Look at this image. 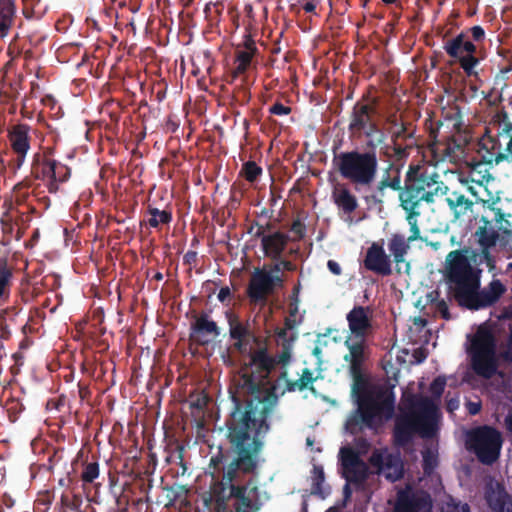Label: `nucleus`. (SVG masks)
<instances>
[{"mask_svg": "<svg viewBox=\"0 0 512 512\" xmlns=\"http://www.w3.org/2000/svg\"><path fill=\"white\" fill-rule=\"evenodd\" d=\"M82 503L83 499L80 494L65 492L61 495L58 512H85L81 510Z\"/></svg>", "mask_w": 512, "mask_h": 512, "instance_id": "obj_31", "label": "nucleus"}, {"mask_svg": "<svg viewBox=\"0 0 512 512\" xmlns=\"http://www.w3.org/2000/svg\"><path fill=\"white\" fill-rule=\"evenodd\" d=\"M266 229H270V224H267L266 227L258 225L255 237L261 238L262 250L266 257L272 260H279L290 238L287 234L280 231L266 235Z\"/></svg>", "mask_w": 512, "mask_h": 512, "instance_id": "obj_19", "label": "nucleus"}, {"mask_svg": "<svg viewBox=\"0 0 512 512\" xmlns=\"http://www.w3.org/2000/svg\"><path fill=\"white\" fill-rule=\"evenodd\" d=\"M332 200L340 213L350 216L358 208L357 197L345 184H338L332 190Z\"/></svg>", "mask_w": 512, "mask_h": 512, "instance_id": "obj_26", "label": "nucleus"}, {"mask_svg": "<svg viewBox=\"0 0 512 512\" xmlns=\"http://www.w3.org/2000/svg\"><path fill=\"white\" fill-rule=\"evenodd\" d=\"M477 152L485 164L512 163V121L506 113L496 125L486 128L478 142Z\"/></svg>", "mask_w": 512, "mask_h": 512, "instance_id": "obj_7", "label": "nucleus"}, {"mask_svg": "<svg viewBox=\"0 0 512 512\" xmlns=\"http://www.w3.org/2000/svg\"><path fill=\"white\" fill-rule=\"evenodd\" d=\"M415 407L417 414L401 416L396 420L393 437L399 447L409 444L416 432L422 437H433L437 431V407L429 398H421Z\"/></svg>", "mask_w": 512, "mask_h": 512, "instance_id": "obj_6", "label": "nucleus"}, {"mask_svg": "<svg viewBox=\"0 0 512 512\" xmlns=\"http://www.w3.org/2000/svg\"><path fill=\"white\" fill-rule=\"evenodd\" d=\"M443 512H470V507L467 503H455L453 501L447 504Z\"/></svg>", "mask_w": 512, "mask_h": 512, "instance_id": "obj_42", "label": "nucleus"}, {"mask_svg": "<svg viewBox=\"0 0 512 512\" xmlns=\"http://www.w3.org/2000/svg\"><path fill=\"white\" fill-rule=\"evenodd\" d=\"M275 262L270 264V265H264L263 268H260V270H265L266 272H269V273H272V274H277V275H282V266L280 264V259L279 260H274Z\"/></svg>", "mask_w": 512, "mask_h": 512, "instance_id": "obj_49", "label": "nucleus"}, {"mask_svg": "<svg viewBox=\"0 0 512 512\" xmlns=\"http://www.w3.org/2000/svg\"><path fill=\"white\" fill-rule=\"evenodd\" d=\"M485 499L493 512H512V497L498 482L486 486Z\"/></svg>", "mask_w": 512, "mask_h": 512, "instance_id": "obj_21", "label": "nucleus"}, {"mask_svg": "<svg viewBox=\"0 0 512 512\" xmlns=\"http://www.w3.org/2000/svg\"><path fill=\"white\" fill-rule=\"evenodd\" d=\"M241 174L248 182H255L262 174V168L254 161H247L242 165Z\"/></svg>", "mask_w": 512, "mask_h": 512, "instance_id": "obj_35", "label": "nucleus"}, {"mask_svg": "<svg viewBox=\"0 0 512 512\" xmlns=\"http://www.w3.org/2000/svg\"><path fill=\"white\" fill-rule=\"evenodd\" d=\"M14 5L12 0H0V35L4 36L12 24Z\"/></svg>", "mask_w": 512, "mask_h": 512, "instance_id": "obj_32", "label": "nucleus"}, {"mask_svg": "<svg viewBox=\"0 0 512 512\" xmlns=\"http://www.w3.org/2000/svg\"><path fill=\"white\" fill-rule=\"evenodd\" d=\"M505 426H506V429L512 433V414L511 415H508L506 418H505Z\"/></svg>", "mask_w": 512, "mask_h": 512, "instance_id": "obj_63", "label": "nucleus"}, {"mask_svg": "<svg viewBox=\"0 0 512 512\" xmlns=\"http://www.w3.org/2000/svg\"><path fill=\"white\" fill-rule=\"evenodd\" d=\"M471 367L478 376L485 379H490L496 374L498 364L495 357L494 342L490 335L474 341Z\"/></svg>", "mask_w": 512, "mask_h": 512, "instance_id": "obj_13", "label": "nucleus"}, {"mask_svg": "<svg viewBox=\"0 0 512 512\" xmlns=\"http://www.w3.org/2000/svg\"><path fill=\"white\" fill-rule=\"evenodd\" d=\"M244 46H245V50L244 51H250V52H252V54H255L256 51H257V47L255 45V42L251 38H248L245 41Z\"/></svg>", "mask_w": 512, "mask_h": 512, "instance_id": "obj_59", "label": "nucleus"}, {"mask_svg": "<svg viewBox=\"0 0 512 512\" xmlns=\"http://www.w3.org/2000/svg\"><path fill=\"white\" fill-rule=\"evenodd\" d=\"M355 446L357 451H355L359 456L366 454L370 449V442L364 437H358L355 439Z\"/></svg>", "mask_w": 512, "mask_h": 512, "instance_id": "obj_43", "label": "nucleus"}, {"mask_svg": "<svg viewBox=\"0 0 512 512\" xmlns=\"http://www.w3.org/2000/svg\"><path fill=\"white\" fill-rule=\"evenodd\" d=\"M392 157L394 158V163L406 160L409 156V146H403L398 142H392Z\"/></svg>", "mask_w": 512, "mask_h": 512, "instance_id": "obj_39", "label": "nucleus"}, {"mask_svg": "<svg viewBox=\"0 0 512 512\" xmlns=\"http://www.w3.org/2000/svg\"><path fill=\"white\" fill-rule=\"evenodd\" d=\"M42 173L49 178L47 189L49 193H57L59 184L66 182L71 175L68 166L52 159L46 160L42 165Z\"/></svg>", "mask_w": 512, "mask_h": 512, "instance_id": "obj_22", "label": "nucleus"}, {"mask_svg": "<svg viewBox=\"0 0 512 512\" xmlns=\"http://www.w3.org/2000/svg\"><path fill=\"white\" fill-rule=\"evenodd\" d=\"M458 400L457 399H450L447 401V409L449 411H453L458 408Z\"/></svg>", "mask_w": 512, "mask_h": 512, "instance_id": "obj_62", "label": "nucleus"}, {"mask_svg": "<svg viewBox=\"0 0 512 512\" xmlns=\"http://www.w3.org/2000/svg\"><path fill=\"white\" fill-rule=\"evenodd\" d=\"M283 275L272 274L260 268H255L251 274L246 294L253 305L265 306L268 298L276 289L284 287Z\"/></svg>", "mask_w": 512, "mask_h": 512, "instance_id": "obj_11", "label": "nucleus"}, {"mask_svg": "<svg viewBox=\"0 0 512 512\" xmlns=\"http://www.w3.org/2000/svg\"><path fill=\"white\" fill-rule=\"evenodd\" d=\"M437 311L441 314L442 318L448 320L450 319V312L447 303L445 300H440L436 304Z\"/></svg>", "mask_w": 512, "mask_h": 512, "instance_id": "obj_51", "label": "nucleus"}, {"mask_svg": "<svg viewBox=\"0 0 512 512\" xmlns=\"http://www.w3.org/2000/svg\"><path fill=\"white\" fill-rule=\"evenodd\" d=\"M412 134L407 132V127L404 123L401 124V127L393 133L391 136V142H398V139H407L411 138Z\"/></svg>", "mask_w": 512, "mask_h": 512, "instance_id": "obj_46", "label": "nucleus"}, {"mask_svg": "<svg viewBox=\"0 0 512 512\" xmlns=\"http://www.w3.org/2000/svg\"><path fill=\"white\" fill-rule=\"evenodd\" d=\"M467 443L481 463L491 465L500 455L502 436L495 428L482 426L469 433Z\"/></svg>", "mask_w": 512, "mask_h": 512, "instance_id": "obj_10", "label": "nucleus"}, {"mask_svg": "<svg viewBox=\"0 0 512 512\" xmlns=\"http://www.w3.org/2000/svg\"><path fill=\"white\" fill-rule=\"evenodd\" d=\"M432 498L423 490H413L410 486L397 492L393 512H430Z\"/></svg>", "mask_w": 512, "mask_h": 512, "instance_id": "obj_17", "label": "nucleus"}, {"mask_svg": "<svg viewBox=\"0 0 512 512\" xmlns=\"http://www.w3.org/2000/svg\"><path fill=\"white\" fill-rule=\"evenodd\" d=\"M287 375V371H283L279 377L280 379H285L286 391L294 392L296 390L303 391L308 389L313 393L315 392L313 383L317 380V377H314L313 371L309 368H304L302 370L301 376L298 380L287 379Z\"/></svg>", "mask_w": 512, "mask_h": 512, "instance_id": "obj_27", "label": "nucleus"}, {"mask_svg": "<svg viewBox=\"0 0 512 512\" xmlns=\"http://www.w3.org/2000/svg\"><path fill=\"white\" fill-rule=\"evenodd\" d=\"M1 225H2V231H3V238L1 239V244L3 246H7L10 244V241H11V238H12V233H13V230H14V226L11 222V220L9 219H6L5 217H2L1 218Z\"/></svg>", "mask_w": 512, "mask_h": 512, "instance_id": "obj_41", "label": "nucleus"}, {"mask_svg": "<svg viewBox=\"0 0 512 512\" xmlns=\"http://www.w3.org/2000/svg\"><path fill=\"white\" fill-rule=\"evenodd\" d=\"M291 231L297 235L299 239L305 236L306 226L300 219H295L291 225Z\"/></svg>", "mask_w": 512, "mask_h": 512, "instance_id": "obj_45", "label": "nucleus"}, {"mask_svg": "<svg viewBox=\"0 0 512 512\" xmlns=\"http://www.w3.org/2000/svg\"><path fill=\"white\" fill-rule=\"evenodd\" d=\"M369 463L376 468L377 473L395 482L404 475V465L399 453H389L387 449H374L369 457Z\"/></svg>", "mask_w": 512, "mask_h": 512, "instance_id": "obj_16", "label": "nucleus"}, {"mask_svg": "<svg viewBox=\"0 0 512 512\" xmlns=\"http://www.w3.org/2000/svg\"><path fill=\"white\" fill-rule=\"evenodd\" d=\"M146 213L150 217L147 220L142 221L140 223L141 226L146 224L151 228L158 229L161 225H169L173 220L172 211L170 209L160 210L148 205Z\"/></svg>", "mask_w": 512, "mask_h": 512, "instance_id": "obj_28", "label": "nucleus"}, {"mask_svg": "<svg viewBox=\"0 0 512 512\" xmlns=\"http://www.w3.org/2000/svg\"><path fill=\"white\" fill-rule=\"evenodd\" d=\"M402 165L389 162L381 179L377 182L374 194L365 195L366 203L382 204L386 189L398 192L399 205L405 212V220L412 221L421 215L422 203L433 204L436 198L445 195L448 187L436 172L422 171L418 166L410 165L402 183Z\"/></svg>", "mask_w": 512, "mask_h": 512, "instance_id": "obj_1", "label": "nucleus"}, {"mask_svg": "<svg viewBox=\"0 0 512 512\" xmlns=\"http://www.w3.org/2000/svg\"><path fill=\"white\" fill-rule=\"evenodd\" d=\"M206 334L216 338L220 335V329L215 321L209 320L208 315L203 313L192 323L190 339L199 345H206L210 342V339L204 338Z\"/></svg>", "mask_w": 512, "mask_h": 512, "instance_id": "obj_24", "label": "nucleus"}, {"mask_svg": "<svg viewBox=\"0 0 512 512\" xmlns=\"http://www.w3.org/2000/svg\"><path fill=\"white\" fill-rule=\"evenodd\" d=\"M280 264L282 266V270H286L289 272H293L297 268L296 264H294L292 261L287 260V259H282L281 257H280Z\"/></svg>", "mask_w": 512, "mask_h": 512, "instance_id": "obj_58", "label": "nucleus"}, {"mask_svg": "<svg viewBox=\"0 0 512 512\" xmlns=\"http://www.w3.org/2000/svg\"><path fill=\"white\" fill-rule=\"evenodd\" d=\"M225 318L229 326V337L233 340V349L244 355L252 348L251 344H260L262 337L255 334L249 320L242 321L231 309L225 311Z\"/></svg>", "mask_w": 512, "mask_h": 512, "instance_id": "obj_14", "label": "nucleus"}, {"mask_svg": "<svg viewBox=\"0 0 512 512\" xmlns=\"http://www.w3.org/2000/svg\"><path fill=\"white\" fill-rule=\"evenodd\" d=\"M316 4L311 1V2H307L303 5V10L306 12V13H315L316 11Z\"/></svg>", "mask_w": 512, "mask_h": 512, "instance_id": "obj_61", "label": "nucleus"}, {"mask_svg": "<svg viewBox=\"0 0 512 512\" xmlns=\"http://www.w3.org/2000/svg\"><path fill=\"white\" fill-rule=\"evenodd\" d=\"M78 388H79V396H80V398L81 399H85L89 395V393H90L88 386L82 385L81 383H78Z\"/></svg>", "mask_w": 512, "mask_h": 512, "instance_id": "obj_60", "label": "nucleus"}, {"mask_svg": "<svg viewBox=\"0 0 512 512\" xmlns=\"http://www.w3.org/2000/svg\"><path fill=\"white\" fill-rule=\"evenodd\" d=\"M410 226V232L408 238H406L403 234L394 233L388 239V250L390 254H388L392 260V263L395 264V272L397 274H409L411 270L410 262L406 260V255L410 249V243L421 238V232L418 226V217H415L414 224L411 222H407Z\"/></svg>", "mask_w": 512, "mask_h": 512, "instance_id": "obj_12", "label": "nucleus"}, {"mask_svg": "<svg viewBox=\"0 0 512 512\" xmlns=\"http://www.w3.org/2000/svg\"><path fill=\"white\" fill-rule=\"evenodd\" d=\"M250 65L237 62L236 68L232 72V77L237 78L239 75L244 74Z\"/></svg>", "mask_w": 512, "mask_h": 512, "instance_id": "obj_56", "label": "nucleus"}, {"mask_svg": "<svg viewBox=\"0 0 512 512\" xmlns=\"http://www.w3.org/2000/svg\"><path fill=\"white\" fill-rule=\"evenodd\" d=\"M343 500L341 502L342 504V507H346L347 505V502L350 500L351 496H352V490H351V487H350V483H346L343 487Z\"/></svg>", "mask_w": 512, "mask_h": 512, "instance_id": "obj_55", "label": "nucleus"}, {"mask_svg": "<svg viewBox=\"0 0 512 512\" xmlns=\"http://www.w3.org/2000/svg\"><path fill=\"white\" fill-rule=\"evenodd\" d=\"M466 407L470 415H476L480 412L482 406L480 402L469 401Z\"/></svg>", "mask_w": 512, "mask_h": 512, "instance_id": "obj_54", "label": "nucleus"}, {"mask_svg": "<svg viewBox=\"0 0 512 512\" xmlns=\"http://www.w3.org/2000/svg\"><path fill=\"white\" fill-rule=\"evenodd\" d=\"M422 458V468L424 474L431 475L438 464L437 455L432 450L425 449L422 452Z\"/></svg>", "mask_w": 512, "mask_h": 512, "instance_id": "obj_37", "label": "nucleus"}, {"mask_svg": "<svg viewBox=\"0 0 512 512\" xmlns=\"http://www.w3.org/2000/svg\"><path fill=\"white\" fill-rule=\"evenodd\" d=\"M446 201L456 218L465 215L473 206V202L470 199L457 191L452 192Z\"/></svg>", "mask_w": 512, "mask_h": 512, "instance_id": "obj_30", "label": "nucleus"}, {"mask_svg": "<svg viewBox=\"0 0 512 512\" xmlns=\"http://www.w3.org/2000/svg\"><path fill=\"white\" fill-rule=\"evenodd\" d=\"M286 328H277L275 331L276 342L280 347V352L272 356L269 354L267 347V339H262L260 344H255L257 349L250 348L249 352L244 355H248L250 364L255 366L260 373H264L267 377L278 365L287 366L292 357L293 343L296 336L291 334L288 335L287 329H291V321L286 319Z\"/></svg>", "mask_w": 512, "mask_h": 512, "instance_id": "obj_8", "label": "nucleus"}, {"mask_svg": "<svg viewBox=\"0 0 512 512\" xmlns=\"http://www.w3.org/2000/svg\"><path fill=\"white\" fill-rule=\"evenodd\" d=\"M370 312V307L356 305L346 315V320L351 333L350 337L366 338L368 336L372 329Z\"/></svg>", "mask_w": 512, "mask_h": 512, "instance_id": "obj_20", "label": "nucleus"}, {"mask_svg": "<svg viewBox=\"0 0 512 512\" xmlns=\"http://www.w3.org/2000/svg\"><path fill=\"white\" fill-rule=\"evenodd\" d=\"M8 255L9 251H5L0 256V299L8 296L13 277L14 267L8 264Z\"/></svg>", "mask_w": 512, "mask_h": 512, "instance_id": "obj_29", "label": "nucleus"}, {"mask_svg": "<svg viewBox=\"0 0 512 512\" xmlns=\"http://www.w3.org/2000/svg\"><path fill=\"white\" fill-rule=\"evenodd\" d=\"M198 254L196 251L189 250L183 256V263L190 267L195 266L197 264Z\"/></svg>", "mask_w": 512, "mask_h": 512, "instance_id": "obj_47", "label": "nucleus"}, {"mask_svg": "<svg viewBox=\"0 0 512 512\" xmlns=\"http://www.w3.org/2000/svg\"><path fill=\"white\" fill-rule=\"evenodd\" d=\"M312 485H311V493L313 495H319L321 497L325 496L323 491V483L325 480L324 470L322 466H314L312 470Z\"/></svg>", "mask_w": 512, "mask_h": 512, "instance_id": "obj_34", "label": "nucleus"}, {"mask_svg": "<svg viewBox=\"0 0 512 512\" xmlns=\"http://www.w3.org/2000/svg\"><path fill=\"white\" fill-rule=\"evenodd\" d=\"M344 507H342V504L335 505L326 510V512H342Z\"/></svg>", "mask_w": 512, "mask_h": 512, "instance_id": "obj_64", "label": "nucleus"}, {"mask_svg": "<svg viewBox=\"0 0 512 512\" xmlns=\"http://www.w3.org/2000/svg\"><path fill=\"white\" fill-rule=\"evenodd\" d=\"M9 141L12 150L17 155V166H21L25 156L30 149L29 126L26 124H17L9 131Z\"/></svg>", "mask_w": 512, "mask_h": 512, "instance_id": "obj_23", "label": "nucleus"}, {"mask_svg": "<svg viewBox=\"0 0 512 512\" xmlns=\"http://www.w3.org/2000/svg\"><path fill=\"white\" fill-rule=\"evenodd\" d=\"M361 265L367 271L382 277L392 275V260L386 253L382 242H373L366 250Z\"/></svg>", "mask_w": 512, "mask_h": 512, "instance_id": "obj_18", "label": "nucleus"}, {"mask_svg": "<svg viewBox=\"0 0 512 512\" xmlns=\"http://www.w3.org/2000/svg\"><path fill=\"white\" fill-rule=\"evenodd\" d=\"M339 460L342 467V476L346 482L355 485H363L368 478V466L349 446H344L339 451Z\"/></svg>", "mask_w": 512, "mask_h": 512, "instance_id": "obj_15", "label": "nucleus"}, {"mask_svg": "<svg viewBox=\"0 0 512 512\" xmlns=\"http://www.w3.org/2000/svg\"><path fill=\"white\" fill-rule=\"evenodd\" d=\"M496 202H492L490 205L491 211L494 213V220L497 223H505L504 231L507 232L508 228L512 227V222L510 221V218L512 217L511 214H505L502 212V210L495 206Z\"/></svg>", "mask_w": 512, "mask_h": 512, "instance_id": "obj_38", "label": "nucleus"}, {"mask_svg": "<svg viewBox=\"0 0 512 512\" xmlns=\"http://www.w3.org/2000/svg\"><path fill=\"white\" fill-rule=\"evenodd\" d=\"M269 112L274 115L283 116L290 114L291 108L283 105L281 102H276L269 108Z\"/></svg>", "mask_w": 512, "mask_h": 512, "instance_id": "obj_44", "label": "nucleus"}, {"mask_svg": "<svg viewBox=\"0 0 512 512\" xmlns=\"http://www.w3.org/2000/svg\"><path fill=\"white\" fill-rule=\"evenodd\" d=\"M253 55L250 51H238L236 53V62L250 65Z\"/></svg>", "mask_w": 512, "mask_h": 512, "instance_id": "obj_48", "label": "nucleus"}, {"mask_svg": "<svg viewBox=\"0 0 512 512\" xmlns=\"http://www.w3.org/2000/svg\"><path fill=\"white\" fill-rule=\"evenodd\" d=\"M484 226H480L476 231L478 241L483 248H490L496 244L497 233L493 229L487 228L489 221L484 219Z\"/></svg>", "mask_w": 512, "mask_h": 512, "instance_id": "obj_33", "label": "nucleus"}, {"mask_svg": "<svg viewBox=\"0 0 512 512\" xmlns=\"http://www.w3.org/2000/svg\"><path fill=\"white\" fill-rule=\"evenodd\" d=\"M231 297L232 293L228 286L222 287L217 295L218 300L223 304L226 302H230Z\"/></svg>", "mask_w": 512, "mask_h": 512, "instance_id": "obj_50", "label": "nucleus"}, {"mask_svg": "<svg viewBox=\"0 0 512 512\" xmlns=\"http://www.w3.org/2000/svg\"><path fill=\"white\" fill-rule=\"evenodd\" d=\"M344 345L349 350V353L344 356V361L349 363V370L358 373L366 360V338L348 337Z\"/></svg>", "mask_w": 512, "mask_h": 512, "instance_id": "obj_25", "label": "nucleus"}, {"mask_svg": "<svg viewBox=\"0 0 512 512\" xmlns=\"http://www.w3.org/2000/svg\"><path fill=\"white\" fill-rule=\"evenodd\" d=\"M327 267H328L329 271L334 275L338 276V275H341V273H342V269H341L339 263L336 262L335 260H328Z\"/></svg>", "mask_w": 512, "mask_h": 512, "instance_id": "obj_52", "label": "nucleus"}, {"mask_svg": "<svg viewBox=\"0 0 512 512\" xmlns=\"http://www.w3.org/2000/svg\"><path fill=\"white\" fill-rule=\"evenodd\" d=\"M485 39L484 28L475 25L445 41L443 49L449 57L458 61L467 77L478 79L476 67L486 58V48L483 45Z\"/></svg>", "mask_w": 512, "mask_h": 512, "instance_id": "obj_5", "label": "nucleus"}, {"mask_svg": "<svg viewBox=\"0 0 512 512\" xmlns=\"http://www.w3.org/2000/svg\"><path fill=\"white\" fill-rule=\"evenodd\" d=\"M446 378L444 376L436 377L430 384L429 391L434 398H440L445 390Z\"/></svg>", "mask_w": 512, "mask_h": 512, "instance_id": "obj_40", "label": "nucleus"}, {"mask_svg": "<svg viewBox=\"0 0 512 512\" xmlns=\"http://www.w3.org/2000/svg\"><path fill=\"white\" fill-rule=\"evenodd\" d=\"M350 373L353 377L352 394L357 408L351 412L345 428L352 435L361 433L364 428L377 430L394 415V395L386 394L382 388L370 385L362 369L358 373L350 370Z\"/></svg>", "mask_w": 512, "mask_h": 512, "instance_id": "obj_3", "label": "nucleus"}, {"mask_svg": "<svg viewBox=\"0 0 512 512\" xmlns=\"http://www.w3.org/2000/svg\"><path fill=\"white\" fill-rule=\"evenodd\" d=\"M99 476V463L97 461L87 462L83 465L81 480L84 483H93Z\"/></svg>", "mask_w": 512, "mask_h": 512, "instance_id": "obj_36", "label": "nucleus"}, {"mask_svg": "<svg viewBox=\"0 0 512 512\" xmlns=\"http://www.w3.org/2000/svg\"><path fill=\"white\" fill-rule=\"evenodd\" d=\"M378 110L376 100L363 96L356 101L349 113L348 132L350 137L361 139L362 137L372 140L376 137L377 144L385 139V133L378 122Z\"/></svg>", "mask_w": 512, "mask_h": 512, "instance_id": "obj_9", "label": "nucleus"}, {"mask_svg": "<svg viewBox=\"0 0 512 512\" xmlns=\"http://www.w3.org/2000/svg\"><path fill=\"white\" fill-rule=\"evenodd\" d=\"M366 146L368 149L364 151L354 149L333 153V167L358 193L370 189L379 172L376 143L368 140Z\"/></svg>", "mask_w": 512, "mask_h": 512, "instance_id": "obj_4", "label": "nucleus"}, {"mask_svg": "<svg viewBox=\"0 0 512 512\" xmlns=\"http://www.w3.org/2000/svg\"><path fill=\"white\" fill-rule=\"evenodd\" d=\"M250 65L237 62L236 68L232 72V77L237 78L239 75L244 74Z\"/></svg>", "mask_w": 512, "mask_h": 512, "instance_id": "obj_57", "label": "nucleus"}, {"mask_svg": "<svg viewBox=\"0 0 512 512\" xmlns=\"http://www.w3.org/2000/svg\"><path fill=\"white\" fill-rule=\"evenodd\" d=\"M445 280L455 301L469 310L490 307L506 292L497 279L480 289L481 270L472 266L462 250L450 251L446 256Z\"/></svg>", "mask_w": 512, "mask_h": 512, "instance_id": "obj_2", "label": "nucleus"}, {"mask_svg": "<svg viewBox=\"0 0 512 512\" xmlns=\"http://www.w3.org/2000/svg\"><path fill=\"white\" fill-rule=\"evenodd\" d=\"M482 258L484 259L485 263L490 269H493L495 267V260L493 256L488 251V248H484L482 252Z\"/></svg>", "mask_w": 512, "mask_h": 512, "instance_id": "obj_53", "label": "nucleus"}]
</instances>
